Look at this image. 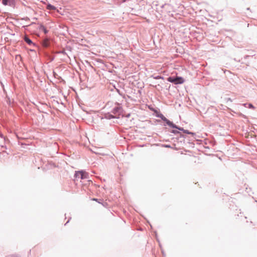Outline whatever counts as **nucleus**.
<instances>
[{"label": "nucleus", "mask_w": 257, "mask_h": 257, "mask_svg": "<svg viewBox=\"0 0 257 257\" xmlns=\"http://www.w3.org/2000/svg\"><path fill=\"white\" fill-rule=\"evenodd\" d=\"M88 173L83 171L76 172L75 177L76 178L84 179L88 178Z\"/></svg>", "instance_id": "nucleus-1"}, {"label": "nucleus", "mask_w": 257, "mask_h": 257, "mask_svg": "<svg viewBox=\"0 0 257 257\" xmlns=\"http://www.w3.org/2000/svg\"><path fill=\"white\" fill-rule=\"evenodd\" d=\"M168 81L174 83L176 84H182L184 81L183 78L180 77H177L176 78L170 77L168 78Z\"/></svg>", "instance_id": "nucleus-2"}, {"label": "nucleus", "mask_w": 257, "mask_h": 257, "mask_svg": "<svg viewBox=\"0 0 257 257\" xmlns=\"http://www.w3.org/2000/svg\"><path fill=\"white\" fill-rule=\"evenodd\" d=\"M159 117L162 119L164 121H166V122L167 123V124L173 127V128H178V126L174 124L172 122L170 121L169 120H168V119H167L163 114H161Z\"/></svg>", "instance_id": "nucleus-3"}, {"label": "nucleus", "mask_w": 257, "mask_h": 257, "mask_svg": "<svg viewBox=\"0 0 257 257\" xmlns=\"http://www.w3.org/2000/svg\"><path fill=\"white\" fill-rule=\"evenodd\" d=\"M2 3L5 6H12L14 4V0H2Z\"/></svg>", "instance_id": "nucleus-4"}, {"label": "nucleus", "mask_w": 257, "mask_h": 257, "mask_svg": "<svg viewBox=\"0 0 257 257\" xmlns=\"http://www.w3.org/2000/svg\"><path fill=\"white\" fill-rule=\"evenodd\" d=\"M177 128L180 131H183L185 134H190V135H192L193 136L195 135V133H192V132H190L189 131L184 130V129H183L182 127H178V128Z\"/></svg>", "instance_id": "nucleus-5"}, {"label": "nucleus", "mask_w": 257, "mask_h": 257, "mask_svg": "<svg viewBox=\"0 0 257 257\" xmlns=\"http://www.w3.org/2000/svg\"><path fill=\"white\" fill-rule=\"evenodd\" d=\"M47 9L49 10H55L56 8L54 6L49 4L47 6Z\"/></svg>", "instance_id": "nucleus-6"}, {"label": "nucleus", "mask_w": 257, "mask_h": 257, "mask_svg": "<svg viewBox=\"0 0 257 257\" xmlns=\"http://www.w3.org/2000/svg\"><path fill=\"white\" fill-rule=\"evenodd\" d=\"M49 40L48 39H45L43 42V45L45 47H47L49 46Z\"/></svg>", "instance_id": "nucleus-7"}, {"label": "nucleus", "mask_w": 257, "mask_h": 257, "mask_svg": "<svg viewBox=\"0 0 257 257\" xmlns=\"http://www.w3.org/2000/svg\"><path fill=\"white\" fill-rule=\"evenodd\" d=\"M25 40L29 44H31V43H32V41L30 39H29L28 38L25 37Z\"/></svg>", "instance_id": "nucleus-8"}, {"label": "nucleus", "mask_w": 257, "mask_h": 257, "mask_svg": "<svg viewBox=\"0 0 257 257\" xmlns=\"http://www.w3.org/2000/svg\"><path fill=\"white\" fill-rule=\"evenodd\" d=\"M42 29L44 31V33L46 34L47 33V30L46 29V28L44 27H42Z\"/></svg>", "instance_id": "nucleus-9"}, {"label": "nucleus", "mask_w": 257, "mask_h": 257, "mask_svg": "<svg viewBox=\"0 0 257 257\" xmlns=\"http://www.w3.org/2000/svg\"><path fill=\"white\" fill-rule=\"evenodd\" d=\"M249 107L251 108H254V107L253 106V105L251 104H249Z\"/></svg>", "instance_id": "nucleus-10"}, {"label": "nucleus", "mask_w": 257, "mask_h": 257, "mask_svg": "<svg viewBox=\"0 0 257 257\" xmlns=\"http://www.w3.org/2000/svg\"><path fill=\"white\" fill-rule=\"evenodd\" d=\"M93 200H95L96 201H97V199H93Z\"/></svg>", "instance_id": "nucleus-11"}, {"label": "nucleus", "mask_w": 257, "mask_h": 257, "mask_svg": "<svg viewBox=\"0 0 257 257\" xmlns=\"http://www.w3.org/2000/svg\"><path fill=\"white\" fill-rule=\"evenodd\" d=\"M123 2H125L126 0H121Z\"/></svg>", "instance_id": "nucleus-12"}]
</instances>
